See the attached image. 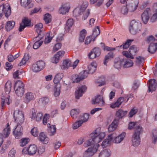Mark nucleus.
Masks as SVG:
<instances>
[{
	"mask_svg": "<svg viewBox=\"0 0 157 157\" xmlns=\"http://www.w3.org/2000/svg\"><path fill=\"white\" fill-rule=\"evenodd\" d=\"M105 136L104 132H101L100 128H97L90 135V138L91 139L95 145H97L98 148L99 145L98 144L104 138Z\"/></svg>",
	"mask_w": 157,
	"mask_h": 157,
	"instance_id": "1",
	"label": "nucleus"
},
{
	"mask_svg": "<svg viewBox=\"0 0 157 157\" xmlns=\"http://www.w3.org/2000/svg\"><path fill=\"white\" fill-rule=\"evenodd\" d=\"M141 130L142 128L140 126H136L135 128V131L132 139V145L135 147L138 146L140 144V135Z\"/></svg>",
	"mask_w": 157,
	"mask_h": 157,
	"instance_id": "2",
	"label": "nucleus"
},
{
	"mask_svg": "<svg viewBox=\"0 0 157 157\" xmlns=\"http://www.w3.org/2000/svg\"><path fill=\"white\" fill-rule=\"evenodd\" d=\"M24 84L20 80H17L15 83L14 89L16 95L21 97H22L25 92Z\"/></svg>",
	"mask_w": 157,
	"mask_h": 157,
	"instance_id": "3",
	"label": "nucleus"
},
{
	"mask_svg": "<svg viewBox=\"0 0 157 157\" xmlns=\"http://www.w3.org/2000/svg\"><path fill=\"white\" fill-rule=\"evenodd\" d=\"M141 24L139 21L132 20L131 23L129 27V31L132 34H135L140 31Z\"/></svg>",
	"mask_w": 157,
	"mask_h": 157,
	"instance_id": "4",
	"label": "nucleus"
},
{
	"mask_svg": "<svg viewBox=\"0 0 157 157\" xmlns=\"http://www.w3.org/2000/svg\"><path fill=\"white\" fill-rule=\"evenodd\" d=\"M14 121L16 124H22L24 121V114L21 110L17 109L13 113Z\"/></svg>",
	"mask_w": 157,
	"mask_h": 157,
	"instance_id": "5",
	"label": "nucleus"
},
{
	"mask_svg": "<svg viewBox=\"0 0 157 157\" xmlns=\"http://www.w3.org/2000/svg\"><path fill=\"white\" fill-rule=\"evenodd\" d=\"M11 13L10 6L8 4H3L0 6V19L4 14L7 17L10 15Z\"/></svg>",
	"mask_w": 157,
	"mask_h": 157,
	"instance_id": "6",
	"label": "nucleus"
},
{
	"mask_svg": "<svg viewBox=\"0 0 157 157\" xmlns=\"http://www.w3.org/2000/svg\"><path fill=\"white\" fill-rule=\"evenodd\" d=\"M139 48L136 47L135 45H132L130 47L129 53L127 51H124L122 52L123 55L127 58L133 59V56H135L139 50Z\"/></svg>",
	"mask_w": 157,
	"mask_h": 157,
	"instance_id": "7",
	"label": "nucleus"
},
{
	"mask_svg": "<svg viewBox=\"0 0 157 157\" xmlns=\"http://www.w3.org/2000/svg\"><path fill=\"white\" fill-rule=\"evenodd\" d=\"M88 73L86 70H84L81 72L78 75L73 76L72 80L73 82H77L87 77Z\"/></svg>",
	"mask_w": 157,
	"mask_h": 157,
	"instance_id": "8",
	"label": "nucleus"
},
{
	"mask_svg": "<svg viewBox=\"0 0 157 157\" xmlns=\"http://www.w3.org/2000/svg\"><path fill=\"white\" fill-rule=\"evenodd\" d=\"M98 150L97 145L91 146L88 148L83 154V157H91Z\"/></svg>",
	"mask_w": 157,
	"mask_h": 157,
	"instance_id": "9",
	"label": "nucleus"
},
{
	"mask_svg": "<svg viewBox=\"0 0 157 157\" xmlns=\"http://www.w3.org/2000/svg\"><path fill=\"white\" fill-rule=\"evenodd\" d=\"M87 87L84 85L78 87L75 91V97L76 99H78L82 96L83 94L85 92Z\"/></svg>",
	"mask_w": 157,
	"mask_h": 157,
	"instance_id": "10",
	"label": "nucleus"
},
{
	"mask_svg": "<svg viewBox=\"0 0 157 157\" xmlns=\"http://www.w3.org/2000/svg\"><path fill=\"white\" fill-rule=\"evenodd\" d=\"M16 127L13 132L14 135L17 139L19 138L22 134V128L21 126L22 124H16Z\"/></svg>",
	"mask_w": 157,
	"mask_h": 157,
	"instance_id": "11",
	"label": "nucleus"
},
{
	"mask_svg": "<svg viewBox=\"0 0 157 157\" xmlns=\"http://www.w3.org/2000/svg\"><path fill=\"white\" fill-rule=\"evenodd\" d=\"M126 97H120L115 102L111 104L110 107L113 108L119 107L123 102L125 101V102H126L128 101V98H127L126 100Z\"/></svg>",
	"mask_w": 157,
	"mask_h": 157,
	"instance_id": "12",
	"label": "nucleus"
},
{
	"mask_svg": "<svg viewBox=\"0 0 157 157\" xmlns=\"http://www.w3.org/2000/svg\"><path fill=\"white\" fill-rule=\"evenodd\" d=\"M37 150V147L35 144H32L29 146L28 148L25 147L22 150L24 152L25 151H27L28 154L29 155H33L36 153Z\"/></svg>",
	"mask_w": 157,
	"mask_h": 157,
	"instance_id": "13",
	"label": "nucleus"
},
{
	"mask_svg": "<svg viewBox=\"0 0 157 157\" xmlns=\"http://www.w3.org/2000/svg\"><path fill=\"white\" fill-rule=\"evenodd\" d=\"M21 5L26 9H29L33 6L34 4L31 0H20Z\"/></svg>",
	"mask_w": 157,
	"mask_h": 157,
	"instance_id": "14",
	"label": "nucleus"
},
{
	"mask_svg": "<svg viewBox=\"0 0 157 157\" xmlns=\"http://www.w3.org/2000/svg\"><path fill=\"white\" fill-rule=\"evenodd\" d=\"M150 10L149 8H147L142 13L141 19L144 24H147L149 19V17L148 15V12Z\"/></svg>",
	"mask_w": 157,
	"mask_h": 157,
	"instance_id": "15",
	"label": "nucleus"
},
{
	"mask_svg": "<svg viewBox=\"0 0 157 157\" xmlns=\"http://www.w3.org/2000/svg\"><path fill=\"white\" fill-rule=\"evenodd\" d=\"M36 111L33 109L32 111L31 118L36 119V121H39L41 120L42 118V114L41 113H38L36 114Z\"/></svg>",
	"mask_w": 157,
	"mask_h": 157,
	"instance_id": "16",
	"label": "nucleus"
},
{
	"mask_svg": "<svg viewBox=\"0 0 157 157\" xmlns=\"http://www.w3.org/2000/svg\"><path fill=\"white\" fill-rule=\"evenodd\" d=\"M155 80L154 79H152L149 81L148 85V92H152L154 91L156 89L157 83L155 82Z\"/></svg>",
	"mask_w": 157,
	"mask_h": 157,
	"instance_id": "17",
	"label": "nucleus"
},
{
	"mask_svg": "<svg viewBox=\"0 0 157 157\" xmlns=\"http://www.w3.org/2000/svg\"><path fill=\"white\" fill-rule=\"evenodd\" d=\"M41 36H36L33 39V40L34 41H36L33 46V48L34 49H37L43 43V41H40V40H41Z\"/></svg>",
	"mask_w": 157,
	"mask_h": 157,
	"instance_id": "18",
	"label": "nucleus"
},
{
	"mask_svg": "<svg viewBox=\"0 0 157 157\" xmlns=\"http://www.w3.org/2000/svg\"><path fill=\"white\" fill-rule=\"evenodd\" d=\"M70 8L68 3L64 4L59 9V13L63 15L65 14L68 12Z\"/></svg>",
	"mask_w": 157,
	"mask_h": 157,
	"instance_id": "19",
	"label": "nucleus"
},
{
	"mask_svg": "<svg viewBox=\"0 0 157 157\" xmlns=\"http://www.w3.org/2000/svg\"><path fill=\"white\" fill-rule=\"evenodd\" d=\"M92 103L94 104H98L100 106H103L104 104L103 98L100 95L97 96L93 99L92 101Z\"/></svg>",
	"mask_w": 157,
	"mask_h": 157,
	"instance_id": "20",
	"label": "nucleus"
},
{
	"mask_svg": "<svg viewBox=\"0 0 157 157\" xmlns=\"http://www.w3.org/2000/svg\"><path fill=\"white\" fill-rule=\"evenodd\" d=\"M34 99V96L33 94L31 92H28L25 94V97L24 98V101L28 103Z\"/></svg>",
	"mask_w": 157,
	"mask_h": 157,
	"instance_id": "21",
	"label": "nucleus"
},
{
	"mask_svg": "<svg viewBox=\"0 0 157 157\" xmlns=\"http://www.w3.org/2000/svg\"><path fill=\"white\" fill-rule=\"evenodd\" d=\"M65 53L63 51H59L58 52L52 59L51 61L53 63H56L58 62L60 57L62 56Z\"/></svg>",
	"mask_w": 157,
	"mask_h": 157,
	"instance_id": "22",
	"label": "nucleus"
},
{
	"mask_svg": "<svg viewBox=\"0 0 157 157\" xmlns=\"http://www.w3.org/2000/svg\"><path fill=\"white\" fill-rule=\"evenodd\" d=\"M118 120L117 119H115L110 124L108 128V131L111 132L115 130L118 125Z\"/></svg>",
	"mask_w": 157,
	"mask_h": 157,
	"instance_id": "23",
	"label": "nucleus"
},
{
	"mask_svg": "<svg viewBox=\"0 0 157 157\" xmlns=\"http://www.w3.org/2000/svg\"><path fill=\"white\" fill-rule=\"evenodd\" d=\"M97 65L95 62H93L87 67L89 73L92 74L95 72L96 70Z\"/></svg>",
	"mask_w": 157,
	"mask_h": 157,
	"instance_id": "24",
	"label": "nucleus"
},
{
	"mask_svg": "<svg viewBox=\"0 0 157 157\" xmlns=\"http://www.w3.org/2000/svg\"><path fill=\"white\" fill-rule=\"evenodd\" d=\"M39 139L42 143L44 144L48 143L49 140V138L47 137L44 132H42L40 133L39 136Z\"/></svg>",
	"mask_w": 157,
	"mask_h": 157,
	"instance_id": "25",
	"label": "nucleus"
},
{
	"mask_svg": "<svg viewBox=\"0 0 157 157\" xmlns=\"http://www.w3.org/2000/svg\"><path fill=\"white\" fill-rule=\"evenodd\" d=\"M157 49V43H151L149 45L148 50L151 54L154 53Z\"/></svg>",
	"mask_w": 157,
	"mask_h": 157,
	"instance_id": "26",
	"label": "nucleus"
},
{
	"mask_svg": "<svg viewBox=\"0 0 157 157\" xmlns=\"http://www.w3.org/2000/svg\"><path fill=\"white\" fill-rule=\"evenodd\" d=\"M111 154V151L109 149H105L99 153L98 157H109Z\"/></svg>",
	"mask_w": 157,
	"mask_h": 157,
	"instance_id": "27",
	"label": "nucleus"
},
{
	"mask_svg": "<svg viewBox=\"0 0 157 157\" xmlns=\"http://www.w3.org/2000/svg\"><path fill=\"white\" fill-rule=\"evenodd\" d=\"M127 112L126 111H123L121 109H119L116 111V116L118 118V120L122 118L127 113Z\"/></svg>",
	"mask_w": 157,
	"mask_h": 157,
	"instance_id": "28",
	"label": "nucleus"
},
{
	"mask_svg": "<svg viewBox=\"0 0 157 157\" xmlns=\"http://www.w3.org/2000/svg\"><path fill=\"white\" fill-rule=\"evenodd\" d=\"M125 135V132H122L121 134L115 138L113 142L114 143L116 144L120 143L124 139Z\"/></svg>",
	"mask_w": 157,
	"mask_h": 157,
	"instance_id": "29",
	"label": "nucleus"
},
{
	"mask_svg": "<svg viewBox=\"0 0 157 157\" xmlns=\"http://www.w3.org/2000/svg\"><path fill=\"white\" fill-rule=\"evenodd\" d=\"M63 77V74L62 73H59L55 76L53 82L55 84H59V82Z\"/></svg>",
	"mask_w": 157,
	"mask_h": 157,
	"instance_id": "30",
	"label": "nucleus"
},
{
	"mask_svg": "<svg viewBox=\"0 0 157 157\" xmlns=\"http://www.w3.org/2000/svg\"><path fill=\"white\" fill-rule=\"evenodd\" d=\"M114 56L113 52H110L105 56L104 59V64L106 65L108 62Z\"/></svg>",
	"mask_w": 157,
	"mask_h": 157,
	"instance_id": "31",
	"label": "nucleus"
},
{
	"mask_svg": "<svg viewBox=\"0 0 157 157\" xmlns=\"http://www.w3.org/2000/svg\"><path fill=\"white\" fill-rule=\"evenodd\" d=\"M43 25L41 23H39L38 24H36L35 26V31L37 34V36H41V29H42Z\"/></svg>",
	"mask_w": 157,
	"mask_h": 157,
	"instance_id": "32",
	"label": "nucleus"
},
{
	"mask_svg": "<svg viewBox=\"0 0 157 157\" xmlns=\"http://www.w3.org/2000/svg\"><path fill=\"white\" fill-rule=\"evenodd\" d=\"M73 24V19L72 18L68 19L67 21L66 25L65 27V30L67 32L68 31L71 27Z\"/></svg>",
	"mask_w": 157,
	"mask_h": 157,
	"instance_id": "33",
	"label": "nucleus"
},
{
	"mask_svg": "<svg viewBox=\"0 0 157 157\" xmlns=\"http://www.w3.org/2000/svg\"><path fill=\"white\" fill-rule=\"evenodd\" d=\"M71 62L70 60L68 59L63 60L62 68L64 70L67 69L69 67L71 66Z\"/></svg>",
	"mask_w": 157,
	"mask_h": 157,
	"instance_id": "34",
	"label": "nucleus"
},
{
	"mask_svg": "<svg viewBox=\"0 0 157 157\" xmlns=\"http://www.w3.org/2000/svg\"><path fill=\"white\" fill-rule=\"evenodd\" d=\"M15 24V23L13 21H7L5 27L6 31H9L13 29Z\"/></svg>",
	"mask_w": 157,
	"mask_h": 157,
	"instance_id": "35",
	"label": "nucleus"
},
{
	"mask_svg": "<svg viewBox=\"0 0 157 157\" xmlns=\"http://www.w3.org/2000/svg\"><path fill=\"white\" fill-rule=\"evenodd\" d=\"M29 54L28 53H25L24 54V56L22 58L21 61L19 63L18 65L19 66H21L25 64L26 62L29 59Z\"/></svg>",
	"mask_w": 157,
	"mask_h": 157,
	"instance_id": "36",
	"label": "nucleus"
},
{
	"mask_svg": "<svg viewBox=\"0 0 157 157\" xmlns=\"http://www.w3.org/2000/svg\"><path fill=\"white\" fill-rule=\"evenodd\" d=\"M11 83L10 81H8L7 82L5 86V91L6 94H8L11 91Z\"/></svg>",
	"mask_w": 157,
	"mask_h": 157,
	"instance_id": "37",
	"label": "nucleus"
},
{
	"mask_svg": "<svg viewBox=\"0 0 157 157\" xmlns=\"http://www.w3.org/2000/svg\"><path fill=\"white\" fill-rule=\"evenodd\" d=\"M49 101V99L47 97H44L40 98L39 101V103L41 106H44Z\"/></svg>",
	"mask_w": 157,
	"mask_h": 157,
	"instance_id": "38",
	"label": "nucleus"
},
{
	"mask_svg": "<svg viewBox=\"0 0 157 157\" xmlns=\"http://www.w3.org/2000/svg\"><path fill=\"white\" fill-rule=\"evenodd\" d=\"M84 10H83L81 7L75 8L73 11V14L75 16H79L81 15Z\"/></svg>",
	"mask_w": 157,
	"mask_h": 157,
	"instance_id": "39",
	"label": "nucleus"
},
{
	"mask_svg": "<svg viewBox=\"0 0 157 157\" xmlns=\"http://www.w3.org/2000/svg\"><path fill=\"white\" fill-rule=\"evenodd\" d=\"M60 84H58L55 86L54 89V94L55 96L57 97L60 94Z\"/></svg>",
	"mask_w": 157,
	"mask_h": 157,
	"instance_id": "40",
	"label": "nucleus"
},
{
	"mask_svg": "<svg viewBox=\"0 0 157 157\" xmlns=\"http://www.w3.org/2000/svg\"><path fill=\"white\" fill-rule=\"evenodd\" d=\"M113 135L112 134H110L108 135L106 139L104 140L101 144V145L103 147V146H105V145L109 144L110 142L113 139Z\"/></svg>",
	"mask_w": 157,
	"mask_h": 157,
	"instance_id": "41",
	"label": "nucleus"
},
{
	"mask_svg": "<svg viewBox=\"0 0 157 157\" xmlns=\"http://www.w3.org/2000/svg\"><path fill=\"white\" fill-rule=\"evenodd\" d=\"M79 112V110L78 109H72L70 112L71 115L73 118L75 119L76 118Z\"/></svg>",
	"mask_w": 157,
	"mask_h": 157,
	"instance_id": "42",
	"label": "nucleus"
},
{
	"mask_svg": "<svg viewBox=\"0 0 157 157\" xmlns=\"http://www.w3.org/2000/svg\"><path fill=\"white\" fill-rule=\"evenodd\" d=\"M44 20L46 24H48L52 21V16L49 13L45 14L44 15Z\"/></svg>",
	"mask_w": 157,
	"mask_h": 157,
	"instance_id": "43",
	"label": "nucleus"
},
{
	"mask_svg": "<svg viewBox=\"0 0 157 157\" xmlns=\"http://www.w3.org/2000/svg\"><path fill=\"white\" fill-rule=\"evenodd\" d=\"M31 20L26 17L23 18L22 20V22L23 23L26 27L30 26H31Z\"/></svg>",
	"mask_w": 157,
	"mask_h": 157,
	"instance_id": "44",
	"label": "nucleus"
},
{
	"mask_svg": "<svg viewBox=\"0 0 157 157\" xmlns=\"http://www.w3.org/2000/svg\"><path fill=\"white\" fill-rule=\"evenodd\" d=\"M122 61L119 58H117L115 60L114 66L115 68L117 69H120L121 67Z\"/></svg>",
	"mask_w": 157,
	"mask_h": 157,
	"instance_id": "45",
	"label": "nucleus"
},
{
	"mask_svg": "<svg viewBox=\"0 0 157 157\" xmlns=\"http://www.w3.org/2000/svg\"><path fill=\"white\" fill-rule=\"evenodd\" d=\"M86 34V30L84 29H82L80 33V36L79 37V40L80 42H82L84 41L85 38Z\"/></svg>",
	"mask_w": 157,
	"mask_h": 157,
	"instance_id": "46",
	"label": "nucleus"
},
{
	"mask_svg": "<svg viewBox=\"0 0 157 157\" xmlns=\"http://www.w3.org/2000/svg\"><path fill=\"white\" fill-rule=\"evenodd\" d=\"M152 143L155 144L157 140V130H154L152 132Z\"/></svg>",
	"mask_w": 157,
	"mask_h": 157,
	"instance_id": "47",
	"label": "nucleus"
},
{
	"mask_svg": "<svg viewBox=\"0 0 157 157\" xmlns=\"http://www.w3.org/2000/svg\"><path fill=\"white\" fill-rule=\"evenodd\" d=\"M91 4H95L96 6H99L101 5L103 2L104 0H90Z\"/></svg>",
	"mask_w": 157,
	"mask_h": 157,
	"instance_id": "48",
	"label": "nucleus"
},
{
	"mask_svg": "<svg viewBox=\"0 0 157 157\" xmlns=\"http://www.w3.org/2000/svg\"><path fill=\"white\" fill-rule=\"evenodd\" d=\"M94 145H95L90 138L89 140H86L84 144V146L85 147H87L90 146L94 147Z\"/></svg>",
	"mask_w": 157,
	"mask_h": 157,
	"instance_id": "49",
	"label": "nucleus"
},
{
	"mask_svg": "<svg viewBox=\"0 0 157 157\" xmlns=\"http://www.w3.org/2000/svg\"><path fill=\"white\" fill-rule=\"evenodd\" d=\"M10 129L9 124H7V127L3 131V134L6 137H7L10 133Z\"/></svg>",
	"mask_w": 157,
	"mask_h": 157,
	"instance_id": "50",
	"label": "nucleus"
},
{
	"mask_svg": "<svg viewBox=\"0 0 157 157\" xmlns=\"http://www.w3.org/2000/svg\"><path fill=\"white\" fill-rule=\"evenodd\" d=\"M100 33L99 28L98 26L95 28L93 31L92 37H97Z\"/></svg>",
	"mask_w": 157,
	"mask_h": 157,
	"instance_id": "51",
	"label": "nucleus"
},
{
	"mask_svg": "<svg viewBox=\"0 0 157 157\" xmlns=\"http://www.w3.org/2000/svg\"><path fill=\"white\" fill-rule=\"evenodd\" d=\"M52 37L51 36L50 33H47L45 39L44 43L48 44L50 42L52 39Z\"/></svg>",
	"mask_w": 157,
	"mask_h": 157,
	"instance_id": "52",
	"label": "nucleus"
},
{
	"mask_svg": "<svg viewBox=\"0 0 157 157\" xmlns=\"http://www.w3.org/2000/svg\"><path fill=\"white\" fill-rule=\"evenodd\" d=\"M83 123V122L80 120L75 122L73 126V128L74 129H76L80 126Z\"/></svg>",
	"mask_w": 157,
	"mask_h": 157,
	"instance_id": "53",
	"label": "nucleus"
},
{
	"mask_svg": "<svg viewBox=\"0 0 157 157\" xmlns=\"http://www.w3.org/2000/svg\"><path fill=\"white\" fill-rule=\"evenodd\" d=\"M89 115L87 113H85L84 114L81 116L80 120L84 122L87 121L89 118Z\"/></svg>",
	"mask_w": 157,
	"mask_h": 157,
	"instance_id": "54",
	"label": "nucleus"
},
{
	"mask_svg": "<svg viewBox=\"0 0 157 157\" xmlns=\"http://www.w3.org/2000/svg\"><path fill=\"white\" fill-rule=\"evenodd\" d=\"M133 63L132 61L130 59H127L126 60L124 65V67H129L132 66Z\"/></svg>",
	"mask_w": 157,
	"mask_h": 157,
	"instance_id": "55",
	"label": "nucleus"
},
{
	"mask_svg": "<svg viewBox=\"0 0 157 157\" xmlns=\"http://www.w3.org/2000/svg\"><path fill=\"white\" fill-rule=\"evenodd\" d=\"M39 67H40L38 66L36 63H35L33 64L32 68L33 71L35 72H37L41 70Z\"/></svg>",
	"mask_w": 157,
	"mask_h": 157,
	"instance_id": "56",
	"label": "nucleus"
},
{
	"mask_svg": "<svg viewBox=\"0 0 157 157\" xmlns=\"http://www.w3.org/2000/svg\"><path fill=\"white\" fill-rule=\"evenodd\" d=\"M36 63L38 66L40 67L39 68L41 70L44 68L45 66V63L43 61L39 60L36 62Z\"/></svg>",
	"mask_w": 157,
	"mask_h": 157,
	"instance_id": "57",
	"label": "nucleus"
},
{
	"mask_svg": "<svg viewBox=\"0 0 157 157\" xmlns=\"http://www.w3.org/2000/svg\"><path fill=\"white\" fill-rule=\"evenodd\" d=\"M56 129L55 126L52 125L50 127V132L49 134L50 136H52L55 134L56 132Z\"/></svg>",
	"mask_w": 157,
	"mask_h": 157,
	"instance_id": "58",
	"label": "nucleus"
},
{
	"mask_svg": "<svg viewBox=\"0 0 157 157\" xmlns=\"http://www.w3.org/2000/svg\"><path fill=\"white\" fill-rule=\"evenodd\" d=\"M138 6L135 5H132V4H130L128 6V10L130 12H132L135 11L137 8Z\"/></svg>",
	"mask_w": 157,
	"mask_h": 157,
	"instance_id": "59",
	"label": "nucleus"
},
{
	"mask_svg": "<svg viewBox=\"0 0 157 157\" xmlns=\"http://www.w3.org/2000/svg\"><path fill=\"white\" fill-rule=\"evenodd\" d=\"M133 41V40L128 39L124 43L123 45V48L126 49L131 44V43Z\"/></svg>",
	"mask_w": 157,
	"mask_h": 157,
	"instance_id": "60",
	"label": "nucleus"
},
{
	"mask_svg": "<svg viewBox=\"0 0 157 157\" xmlns=\"http://www.w3.org/2000/svg\"><path fill=\"white\" fill-rule=\"evenodd\" d=\"M138 111V110L136 109L133 108L132 109L128 114V116L130 117H132Z\"/></svg>",
	"mask_w": 157,
	"mask_h": 157,
	"instance_id": "61",
	"label": "nucleus"
},
{
	"mask_svg": "<svg viewBox=\"0 0 157 157\" xmlns=\"http://www.w3.org/2000/svg\"><path fill=\"white\" fill-rule=\"evenodd\" d=\"M31 132L32 135L34 136H37L39 134V132L36 127H34L32 129Z\"/></svg>",
	"mask_w": 157,
	"mask_h": 157,
	"instance_id": "62",
	"label": "nucleus"
},
{
	"mask_svg": "<svg viewBox=\"0 0 157 157\" xmlns=\"http://www.w3.org/2000/svg\"><path fill=\"white\" fill-rule=\"evenodd\" d=\"M21 72L19 70L16 71L13 74V78L15 79L19 78H20L19 77V75H21Z\"/></svg>",
	"mask_w": 157,
	"mask_h": 157,
	"instance_id": "63",
	"label": "nucleus"
},
{
	"mask_svg": "<svg viewBox=\"0 0 157 157\" xmlns=\"http://www.w3.org/2000/svg\"><path fill=\"white\" fill-rule=\"evenodd\" d=\"M29 141V139L28 138H23L21 139L20 142V146L23 147L28 143Z\"/></svg>",
	"mask_w": 157,
	"mask_h": 157,
	"instance_id": "64",
	"label": "nucleus"
}]
</instances>
